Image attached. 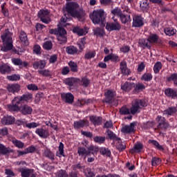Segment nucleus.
Wrapping results in <instances>:
<instances>
[{"mask_svg": "<svg viewBox=\"0 0 177 177\" xmlns=\"http://www.w3.org/2000/svg\"><path fill=\"white\" fill-rule=\"evenodd\" d=\"M147 107V102L145 99H136L132 101L131 106L129 108L127 106H123L120 108L119 113L120 115H136V114H140L142 109Z\"/></svg>", "mask_w": 177, "mask_h": 177, "instance_id": "nucleus-1", "label": "nucleus"}, {"mask_svg": "<svg viewBox=\"0 0 177 177\" xmlns=\"http://www.w3.org/2000/svg\"><path fill=\"white\" fill-rule=\"evenodd\" d=\"M66 10L71 17L82 21V19L85 17V11L84 8L80 7V4L77 2L71 1L66 3Z\"/></svg>", "mask_w": 177, "mask_h": 177, "instance_id": "nucleus-2", "label": "nucleus"}, {"mask_svg": "<svg viewBox=\"0 0 177 177\" xmlns=\"http://www.w3.org/2000/svg\"><path fill=\"white\" fill-rule=\"evenodd\" d=\"M90 19L93 24H100L101 27L106 26V15H104V10L103 9L93 10V12L90 14Z\"/></svg>", "mask_w": 177, "mask_h": 177, "instance_id": "nucleus-3", "label": "nucleus"}, {"mask_svg": "<svg viewBox=\"0 0 177 177\" xmlns=\"http://www.w3.org/2000/svg\"><path fill=\"white\" fill-rule=\"evenodd\" d=\"M49 34L56 35L60 45L67 43V31L63 26H58L57 28L50 29Z\"/></svg>", "mask_w": 177, "mask_h": 177, "instance_id": "nucleus-4", "label": "nucleus"}, {"mask_svg": "<svg viewBox=\"0 0 177 177\" xmlns=\"http://www.w3.org/2000/svg\"><path fill=\"white\" fill-rule=\"evenodd\" d=\"M1 38L3 42V46L1 47L2 52H9L13 49V39L10 35L9 30H6L3 35H1Z\"/></svg>", "mask_w": 177, "mask_h": 177, "instance_id": "nucleus-5", "label": "nucleus"}, {"mask_svg": "<svg viewBox=\"0 0 177 177\" xmlns=\"http://www.w3.org/2000/svg\"><path fill=\"white\" fill-rule=\"evenodd\" d=\"M104 103L110 106L117 107L118 106V99L115 98L117 92L114 89H109L104 93Z\"/></svg>", "mask_w": 177, "mask_h": 177, "instance_id": "nucleus-6", "label": "nucleus"}, {"mask_svg": "<svg viewBox=\"0 0 177 177\" xmlns=\"http://www.w3.org/2000/svg\"><path fill=\"white\" fill-rule=\"evenodd\" d=\"M156 121L158 123V126L156 128L160 133H162V131H166L169 128V122L167 121L165 117L158 115L156 118Z\"/></svg>", "mask_w": 177, "mask_h": 177, "instance_id": "nucleus-7", "label": "nucleus"}, {"mask_svg": "<svg viewBox=\"0 0 177 177\" xmlns=\"http://www.w3.org/2000/svg\"><path fill=\"white\" fill-rule=\"evenodd\" d=\"M113 21L107 22L106 25V30L109 32L111 31H120L121 30V24L115 17H112Z\"/></svg>", "mask_w": 177, "mask_h": 177, "instance_id": "nucleus-8", "label": "nucleus"}, {"mask_svg": "<svg viewBox=\"0 0 177 177\" xmlns=\"http://www.w3.org/2000/svg\"><path fill=\"white\" fill-rule=\"evenodd\" d=\"M138 122H133L130 124H126L122 127L121 132L124 134L131 135V133H135L136 132V127H137Z\"/></svg>", "mask_w": 177, "mask_h": 177, "instance_id": "nucleus-9", "label": "nucleus"}, {"mask_svg": "<svg viewBox=\"0 0 177 177\" xmlns=\"http://www.w3.org/2000/svg\"><path fill=\"white\" fill-rule=\"evenodd\" d=\"M145 26V18H143L140 15H134L133 17L132 27L135 28H140Z\"/></svg>", "mask_w": 177, "mask_h": 177, "instance_id": "nucleus-10", "label": "nucleus"}, {"mask_svg": "<svg viewBox=\"0 0 177 177\" xmlns=\"http://www.w3.org/2000/svg\"><path fill=\"white\" fill-rule=\"evenodd\" d=\"M37 16L39 19H40L41 21L44 23V24H49L50 23L49 12H48V10H40L37 13Z\"/></svg>", "mask_w": 177, "mask_h": 177, "instance_id": "nucleus-11", "label": "nucleus"}, {"mask_svg": "<svg viewBox=\"0 0 177 177\" xmlns=\"http://www.w3.org/2000/svg\"><path fill=\"white\" fill-rule=\"evenodd\" d=\"M6 89L10 93H13V95H15V93H19L20 92L21 86H20V84L17 83L9 84L7 85Z\"/></svg>", "mask_w": 177, "mask_h": 177, "instance_id": "nucleus-12", "label": "nucleus"}, {"mask_svg": "<svg viewBox=\"0 0 177 177\" xmlns=\"http://www.w3.org/2000/svg\"><path fill=\"white\" fill-rule=\"evenodd\" d=\"M21 104L17 97H14L12 103L8 105V109L9 111H20V106L19 105Z\"/></svg>", "mask_w": 177, "mask_h": 177, "instance_id": "nucleus-13", "label": "nucleus"}, {"mask_svg": "<svg viewBox=\"0 0 177 177\" xmlns=\"http://www.w3.org/2000/svg\"><path fill=\"white\" fill-rule=\"evenodd\" d=\"M15 97H17L19 102L21 104V103H24V102L28 103L30 100L32 99V95L29 92H26L22 95L17 96Z\"/></svg>", "mask_w": 177, "mask_h": 177, "instance_id": "nucleus-14", "label": "nucleus"}, {"mask_svg": "<svg viewBox=\"0 0 177 177\" xmlns=\"http://www.w3.org/2000/svg\"><path fill=\"white\" fill-rule=\"evenodd\" d=\"M19 37L21 44H22L24 46H28V45H30V41H28L27 33L24 32V30L19 31Z\"/></svg>", "mask_w": 177, "mask_h": 177, "instance_id": "nucleus-15", "label": "nucleus"}, {"mask_svg": "<svg viewBox=\"0 0 177 177\" xmlns=\"http://www.w3.org/2000/svg\"><path fill=\"white\" fill-rule=\"evenodd\" d=\"M73 127L75 129H81L82 128H84V127H89V121L88 120L75 121L73 123Z\"/></svg>", "mask_w": 177, "mask_h": 177, "instance_id": "nucleus-16", "label": "nucleus"}, {"mask_svg": "<svg viewBox=\"0 0 177 177\" xmlns=\"http://www.w3.org/2000/svg\"><path fill=\"white\" fill-rule=\"evenodd\" d=\"M113 62V63H118L121 59H120V56L117 54L111 53L107 55L104 58V63H107L108 62Z\"/></svg>", "mask_w": 177, "mask_h": 177, "instance_id": "nucleus-17", "label": "nucleus"}, {"mask_svg": "<svg viewBox=\"0 0 177 177\" xmlns=\"http://www.w3.org/2000/svg\"><path fill=\"white\" fill-rule=\"evenodd\" d=\"M61 97L64 102L68 104H73L74 102V95L71 93H63L61 94Z\"/></svg>", "mask_w": 177, "mask_h": 177, "instance_id": "nucleus-18", "label": "nucleus"}, {"mask_svg": "<svg viewBox=\"0 0 177 177\" xmlns=\"http://www.w3.org/2000/svg\"><path fill=\"white\" fill-rule=\"evenodd\" d=\"M89 120L94 127H100L103 124V118L101 116L91 115L89 117Z\"/></svg>", "mask_w": 177, "mask_h": 177, "instance_id": "nucleus-19", "label": "nucleus"}, {"mask_svg": "<svg viewBox=\"0 0 177 177\" xmlns=\"http://www.w3.org/2000/svg\"><path fill=\"white\" fill-rule=\"evenodd\" d=\"M15 121H16V119L14 116L8 115H5L1 119V124H3V125H13V124H15Z\"/></svg>", "mask_w": 177, "mask_h": 177, "instance_id": "nucleus-20", "label": "nucleus"}, {"mask_svg": "<svg viewBox=\"0 0 177 177\" xmlns=\"http://www.w3.org/2000/svg\"><path fill=\"white\" fill-rule=\"evenodd\" d=\"M138 44L142 49H151V44L148 39V37L140 39L138 41Z\"/></svg>", "mask_w": 177, "mask_h": 177, "instance_id": "nucleus-21", "label": "nucleus"}, {"mask_svg": "<svg viewBox=\"0 0 177 177\" xmlns=\"http://www.w3.org/2000/svg\"><path fill=\"white\" fill-rule=\"evenodd\" d=\"M82 147H79L77 149V154L81 157H88L89 152L88 148L85 147V142L82 143Z\"/></svg>", "mask_w": 177, "mask_h": 177, "instance_id": "nucleus-22", "label": "nucleus"}, {"mask_svg": "<svg viewBox=\"0 0 177 177\" xmlns=\"http://www.w3.org/2000/svg\"><path fill=\"white\" fill-rule=\"evenodd\" d=\"M120 69L123 75H129L131 74V70L128 68V65L125 62H121L120 64Z\"/></svg>", "mask_w": 177, "mask_h": 177, "instance_id": "nucleus-23", "label": "nucleus"}, {"mask_svg": "<svg viewBox=\"0 0 177 177\" xmlns=\"http://www.w3.org/2000/svg\"><path fill=\"white\" fill-rule=\"evenodd\" d=\"M140 8L144 13L149 12L150 9V2H149V0H142V1H140Z\"/></svg>", "mask_w": 177, "mask_h": 177, "instance_id": "nucleus-24", "label": "nucleus"}, {"mask_svg": "<svg viewBox=\"0 0 177 177\" xmlns=\"http://www.w3.org/2000/svg\"><path fill=\"white\" fill-rule=\"evenodd\" d=\"M147 38L151 45H156L160 42V36L156 33H151Z\"/></svg>", "mask_w": 177, "mask_h": 177, "instance_id": "nucleus-25", "label": "nucleus"}, {"mask_svg": "<svg viewBox=\"0 0 177 177\" xmlns=\"http://www.w3.org/2000/svg\"><path fill=\"white\" fill-rule=\"evenodd\" d=\"M144 146L142 142H137L134 145V147L130 149V153L131 154H135V153H139L142 152L144 149Z\"/></svg>", "mask_w": 177, "mask_h": 177, "instance_id": "nucleus-26", "label": "nucleus"}, {"mask_svg": "<svg viewBox=\"0 0 177 177\" xmlns=\"http://www.w3.org/2000/svg\"><path fill=\"white\" fill-rule=\"evenodd\" d=\"M85 147H86L87 150H88V156H91V154L95 156V154H97V152L100 150V148L97 146L91 145L88 147V143L86 142H85Z\"/></svg>", "mask_w": 177, "mask_h": 177, "instance_id": "nucleus-27", "label": "nucleus"}, {"mask_svg": "<svg viewBox=\"0 0 177 177\" xmlns=\"http://www.w3.org/2000/svg\"><path fill=\"white\" fill-rule=\"evenodd\" d=\"M19 111L23 115H30L32 113V108L28 105H24L19 108Z\"/></svg>", "mask_w": 177, "mask_h": 177, "instance_id": "nucleus-28", "label": "nucleus"}, {"mask_svg": "<svg viewBox=\"0 0 177 177\" xmlns=\"http://www.w3.org/2000/svg\"><path fill=\"white\" fill-rule=\"evenodd\" d=\"M66 52L68 55H80V50L75 46H69L66 48Z\"/></svg>", "mask_w": 177, "mask_h": 177, "instance_id": "nucleus-29", "label": "nucleus"}, {"mask_svg": "<svg viewBox=\"0 0 177 177\" xmlns=\"http://www.w3.org/2000/svg\"><path fill=\"white\" fill-rule=\"evenodd\" d=\"M119 19L122 23V24H127V23H131L132 21V19H131V15L122 13V15L119 17Z\"/></svg>", "mask_w": 177, "mask_h": 177, "instance_id": "nucleus-30", "label": "nucleus"}, {"mask_svg": "<svg viewBox=\"0 0 177 177\" xmlns=\"http://www.w3.org/2000/svg\"><path fill=\"white\" fill-rule=\"evenodd\" d=\"M35 133L38 135L40 138H43V139H46L48 136H49V132L48 130L44 129H37L35 130Z\"/></svg>", "mask_w": 177, "mask_h": 177, "instance_id": "nucleus-31", "label": "nucleus"}, {"mask_svg": "<svg viewBox=\"0 0 177 177\" xmlns=\"http://www.w3.org/2000/svg\"><path fill=\"white\" fill-rule=\"evenodd\" d=\"M10 153H13V149L7 148L3 144L0 143V156H8Z\"/></svg>", "mask_w": 177, "mask_h": 177, "instance_id": "nucleus-32", "label": "nucleus"}, {"mask_svg": "<svg viewBox=\"0 0 177 177\" xmlns=\"http://www.w3.org/2000/svg\"><path fill=\"white\" fill-rule=\"evenodd\" d=\"M133 88H134L135 93H139L140 92H143L145 89H146V86L143 84V83H137L133 85Z\"/></svg>", "mask_w": 177, "mask_h": 177, "instance_id": "nucleus-33", "label": "nucleus"}, {"mask_svg": "<svg viewBox=\"0 0 177 177\" xmlns=\"http://www.w3.org/2000/svg\"><path fill=\"white\" fill-rule=\"evenodd\" d=\"M33 68L35 70H38V68H41V70L45 68V66H46V62L44 60L35 61L33 64Z\"/></svg>", "mask_w": 177, "mask_h": 177, "instance_id": "nucleus-34", "label": "nucleus"}, {"mask_svg": "<svg viewBox=\"0 0 177 177\" xmlns=\"http://www.w3.org/2000/svg\"><path fill=\"white\" fill-rule=\"evenodd\" d=\"M56 156L59 158L62 157H66V154H64V144H63V142H59L58 151L56 152Z\"/></svg>", "mask_w": 177, "mask_h": 177, "instance_id": "nucleus-35", "label": "nucleus"}, {"mask_svg": "<svg viewBox=\"0 0 177 177\" xmlns=\"http://www.w3.org/2000/svg\"><path fill=\"white\" fill-rule=\"evenodd\" d=\"M177 109L176 106H170L163 111L164 115H174L176 114Z\"/></svg>", "mask_w": 177, "mask_h": 177, "instance_id": "nucleus-36", "label": "nucleus"}, {"mask_svg": "<svg viewBox=\"0 0 177 177\" xmlns=\"http://www.w3.org/2000/svg\"><path fill=\"white\" fill-rule=\"evenodd\" d=\"M73 34H77L79 37H82V35H86V33L84 28L80 27V26H75L73 28Z\"/></svg>", "mask_w": 177, "mask_h": 177, "instance_id": "nucleus-37", "label": "nucleus"}, {"mask_svg": "<svg viewBox=\"0 0 177 177\" xmlns=\"http://www.w3.org/2000/svg\"><path fill=\"white\" fill-rule=\"evenodd\" d=\"M80 81V79L75 78V77H68L65 79L64 84L66 85H68V86H74V84L76 82H78Z\"/></svg>", "mask_w": 177, "mask_h": 177, "instance_id": "nucleus-38", "label": "nucleus"}, {"mask_svg": "<svg viewBox=\"0 0 177 177\" xmlns=\"http://www.w3.org/2000/svg\"><path fill=\"white\" fill-rule=\"evenodd\" d=\"M133 85H135V83L126 82L123 85L121 86V89L124 92H129L130 91H132Z\"/></svg>", "mask_w": 177, "mask_h": 177, "instance_id": "nucleus-39", "label": "nucleus"}, {"mask_svg": "<svg viewBox=\"0 0 177 177\" xmlns=\"http://www.w3.org/2000/svg\"><path fill=\"white\" fill-rule=\"evenodd\" d=\"M149 143H151V145H153L155 149H156L157 150H159L160 151H164L165 150L164 147L160 145V142H158V141L156 140H149Z\"/></svg>", "mask_w": 177, "mask_h": 177, "instance_id": "nucleus-40", "label": "nucleus"}, {"mask_svg": "<svg viewBox=\"0 0 177 177\" xmlns=\"http://www.w3.org/2000/svg\"><path fill=\"white\" fill-rule=\"evenodd\" d=\"M99 151L102 156H106V157H111V151L109 148L102 147L100 148Z\"/></svg>", "mask_w": 177, "mask_h": 177, "instance_id": "nucleus-41", "label": "nucleus"}, {"mask_svg": "<svg viewBox=\"0 0 177 177\" xmlns=\"http://www.w3.org/2000/svg\"><path fill=\"white\" fill-rule=\"evenodd\" d=\"M72 169L77 172V171H80V172H84L86 169L85 165H82V163H77L76 165H73L71 167Z\"/></svg>", "mask_w": 177, "mask_h": 177, "instance_id": "nucleus-42", "label": "nucleus"}, {"mask_svg": "<svg viewBox=\"0 0 177 177\" xmlns=\"http://www.w3.org/2000/svg\"><path fill=\"white\" fill-rule=\"evenodd\" d=\"M153 80V74L151 73H145L141 76V81H145V82H150Z\"/></svg>", "mask_w": 177, "mask_h": 177, "instance_id": "nucleus-43", "label": "nucleus"}, {"mask_svg": "<svg viewBox=\"0 0 177 177\" xmlns=\"http://www.w3.org/2000/svg\"><path fill=\"white\" fill-rule=\"evenodd\" d=\"M96 56V51L88 50L84 54V59L86 60H91V59H95Z\"/></svg>", "mask_w": 177, "mask_h": 177, "instance_id": "nucleus-44", "label": "nucleus"}, {"mask_svg": "<svg viewBox=\"0 0 177 177\" xmlns=\"http://www.w3.org/2000/svg\"><path fill=\"white\" fill-rule=\"evenodd\" d=\"M93 141L98 145H103L106 142V137L102 136H95L93 137Z\"/></svg>", "mask_w": 177, "mask_h": 177, "instance_id": "nucleus-45", "label": "nucleus"}, {"mask_svg": "<svg viewBox=\"0 0 177 177\" xmlns=\"http://www.w3.org/2000/svg\"><path fill=\"white\" fill-rule=\"evenodd\" d=\"M0 73H1V74L10 73V66L6 64L0 65Z\"/></svg>", "mask_w": 177, "mask_h": 177, "instance_id": "nucleus-46", "label": "nucleus"}, {"mask_svg": "<svg viewBox=\"0 0 177 177\" xmlns=\"http://www.w3.org/2000/svg\"><path fill=\"white\" fill-rule=\"evenodd\" d=\"M44 156L46 158H48V160H51V161L55 160V153L49 149H46L44 151Z\"/></svg>", "mask_w": 177, "mask_h": 177, "instance_id": "nucleus-47", "label": "nucleus"}, {"mask_svg": "<svg viewBox=\"0 0 177 177\" xmlns=\"http://www.w3.org/2000/svg\"><path fill=\"white\" fill-rule=\"evenodd\" d=\"M85 44H86V39H85V37L82 38L80 39V41H79L77 43V46L80 49L79 54H80L82 52V50H84V49H85Z\"/></svg>", "mask_w": 177, "mask_h": 177, "instance_id": "nucleus-48", "label": "nucleus"}, {"mask_svg": "<svg viewBox=\"0 0 177 177\" xmlns=\"http://www.w3.org/2000/svg\"><path fill=\"white\" fill-rule=\"evenodd\" d=\"M106 133H107L109 138L111 140H121V138L117 136V135H115V133H114V132H113L110 130H107Z\"/></svg>", "mask_w": 177, "mask_h": 177, "instance_id": "nucleus-49", "label": "nucleus"}, {"mask_svg": "<svg viewBox=\"0 0 177 177\" xmlns=\"http://www.w3.org/2000/svg\"><path fill=\"white\" fill-rule=\"evenodd\" d=\"M116 142H118V143L116 144V149L120 151H124V150H125V149H127V145H125V142H122L121 141V138L120 140H116Z\"/></svg>", "mask_w": 177, "mask_h": 177, "instance_id": "nucleus-50", "label": "nucleus"}, {"mask_svg": "<svg viewBox=\"0 0 177 177\" xmlns=\"http://www.w3.org/2000/svg\"><path fill=\"white\" fill-rule=\"evenodd\" d=\"M68 64L72 73H77L78 71V65L74 61H70Z\"/></svg>", "mask_w": 177, "mask_h": 177, "instance_id": "nucleus-51", "label": "nucleus"}, {"mask_svg": "<svg viewBox=\"0 0 177 177\" xmlns=\"http://www.w3.org/2000/svg\"><path fill=\"white\" fill-rule=\"evenodd\" d=\"M164 31L166 35H168V37H172L176 34V29H174V28H165Z\"/></svg>", "mask_w": 177, "mask_h": 177, "instance_id": "nucleus-52", "label": "nucleus"}, {"mask_svg": "<svg viewBox=\"0 0 177 177\" xmlns=\"http://www.w3.org/2000/svg\"><path fill=\"white\" fill-rule=\"evenodd\" d=\"M12 143L14 145V146H15V147H17L18 149H23L24 147V142L16 138L12 140Z\"/></svg>", "mask_w": 177, "mask_h": 177, "instance_id": "nucleus-53", "label": "nucleus"}, {"mask_svg": "<svg viewBox=\"0 0 177 177\" xmlns=\"http://www.w3.org/2000/svg\"><path fill=\"white\" fill-rule=\"evenodd\" d=\"M161 68H162V64L161 63V62H157L153 68V73L155 74H158V73H160Z\"/></svg>", "mask_w": 177, "mask_h": 177, "instance_id": "nucleus-54", "label": "nucleus"}, {"mask_svg": "<svg viewBox=\"0 0 177 177\" xmlns=\"http://www.w3.org/2000/svg\"><path fill=\"white\" fill-rule=\"evenodd\" d=\"M111 15H113V17L116 16L117 17H120L122 15V10L121 8L116 7L113 10L111 11Z\"/></svg>", "mask_w": 177, "mask_h": 177, "instance_id": "nucleus-55", "label": "nucleus"}, {"mask_svg": "<svg viewBox=\"0 0 177 177\" xmlns=\"http://www.w3.org/2000/svg\"><path fill=\"white\" fill-rule=\"evenodd\" d=\"M94 35H97V37H100V38H102V37L104 36V30L100 28H96L94 30Z\"/></svg>", "mask_w": 177, "mask_h": 177, "instance_id": "nucleus-56", "label": "nucleus"}, {"mask_svg": "<svg viewBox=\"0 0 177 177\" xmlns=\"http://www.w3.org/2000/svg\"><path fill=\"white\" fill-rule=\"evenodd\" d=\"M156 125V122L154 121H148L147 122H144L142 124L143 129H151Z\"/></svg>", "mask_w": 177, "mask_h": 177, "instance_id": "nucleus-57", "label": "nucleus"}, {"mask_svg": "<svg viewBox=\"0 0 177 177\" xmlns=\"http://www.w3.org/2000/svg\"><path fill=\"white\" fill-rule=\"evenodd\" d=\"M166 81L167 82H171V81H173L174 84H175V82H177V73H172L170 76L167 77Z\"/></svg>", "mask_w": 177, "mask_h": 177, "instance_id": "nucleus-58", "label": "nucleus"}, {"mask_svg": "<svg viewBox=\"0 0 177 177\" xmlns=\"http://www.w3.org/2000/svg\"><path fill=\"white\" fill-rule=\"evenodd\" d=\"M53 47V44L50 41H46L44 43L43 48L46 50H50V49H52Z\"/></svg>", "mask_w": 177, "mask_h": 177, "instance_id": "nucleus-59", "label": "nucleus"}, {"mask_svg": "<svg viewBox=\"0 0 177 177\" xmlns=\"http://www.w3.org/2000/svg\"><path fill=\"white\" fill-rule=\"evenodd\" d=\"M86 177H94L95 173L90 168H86L83 171Z\"/></svg>", "mask_w": 177, "mask_h": 177, "instance_id": "nucleus-60", "label": "nucleus"}, {"mask_svg": "<svg viewBox=\"0 0 177 177\" xmlns=\"http://www.w3.org/2000/svg\"><path fill=\"white\" fill-rule=\"evenodd\" d=\"M7 80L9 81H20V75L14 74L7 76Z\"/></svg>", "mask_w": 177, "mask_h": 177, "instance_id": "nucleus-61", "label": "nucleus"}, {"mask_svg": "<svg viewBox=\"0 0 177 177\" xmlns=\"http://www.w3.org/2000/svg\"><path fill=\"white\" fill-rule=\"evenodd\" d=\"M39 125V124H38V123H37L35 122L27 123V121H26V124H25V127H26V128H28V129H32L38 127Z\"/></svg>", "mask_w": 177, "mask_h": 177, "instance_id": "nucleus-62", "label": "nucleus"}, {"mask_svg": "<svg viewBox=\"0 0 177 177\" xmlns=\"http://www.w3.org/2000/svg\"><path fill=\"white\" fill-rule=\"evenodd\" d=\"M39 74L44 75V77H50L52 75L50 71L48 69L39 71Z\"/></svg>", "mask_w": 177, "mask_h": 177, "instance_id": "nucleus-63", "label": "nucleus"}, {"mask_svg": "<svg viewBox=\"0 0 177 177\" xmlns=\"http://www.w3.org/2000/svg\"><path fill=\"white\" fill-rule=\"evenodd\" d=\"M68 174L66 170L61 169L57 173V177H67Z\"/></svg>", "mask_w": 177, "mask_h": 177, "instance_id": "nucleus-64", "label": "nucleus"}]
</instances>
